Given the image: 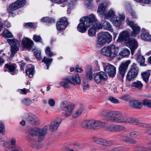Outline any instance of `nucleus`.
Wrapping results in <instances>:
<instances>
[{
	"mask_svg": "<svg viewBox=\"0 0 151 151\" xmlns=\"http://www.w3.org/2000/svg\"><path fill=\"white\" fill-rule=\"evenodd\" d=\"M141 75L143 81L146 83H147L150 75V73L147 72H144L142 73Z\"/></svg>",
	"mask_w": 151,
	"mask_h": 151,
	"instance_id": "e433bc0d",
	"label": "nucleus"
},
{
	"mask_svg": "<svg viewBox=\"0 0 151 151\" xmlns=\"http://www.w3.org/2000/svg\"><path fill=\"white\" fill-rule=\"evenodd\" d=\"M41 21L47 23H52L55 22V19L48 17H43Z\"/></svg>",
	"mask_w": 151,
	"mask_h": 151,
	"instance_id": "c03bdc74",
	"label": "nucleus"
},
{
	"mask_svg": "<svg viewBox=\"0 0 151 151\" xmlns=\"http://www.w3.org/2000/svg\"><path fill=\"white\" fill-rule=\"evenodd\" d=\"M129 138L126 137H124L122 138H121V139L122 140L127 142H129Z\"/></svg>",
	"mask_w": 151,
	"mask_h": 151,
	"instance_id": "0e129e2a",
	"label": "nucleus"
},
{
	"mask_svg": "<svg viewBox=\"0 0 151 151\" xmlns=\"http://www.w3.org/2000/svg\"><path fill=\"white\" fill-rule=\"evenodd\" d=\"M101 25L102 27H103L105 29L113 33L115 37L116 35V33L114 32L113 29L111 24L105 19L102 21Z\"/></svg>",
	"mask_w": 151,
	"mask_h": 151,
	"instance_id": "4be33fe9",
	"label": "nucleus"
},
{
	"mask_svg": "<svg viewBox=\"0 0 151 151\" xmlns=\"http://www.w3.org/2000/svg\"><path fill=\"white\" fill-rule=\"evenodd\" d=\"M60 107L63 111L65 116L68 117L71 115L74 108V106L67 101H64L60 104Z\"/></svg>",
	"mask_w": 151,
	"mask_h": 151,
	"instance_id": "1a4fd4ad",
	"label": "nucleus"
},
{
	"mask_svg": "<svg viewBox=\"0 0 151 151\" xmlns=\"http://www.w3.org/2000/svg\"><path fill=\"white\" fill-rule=\"evenodd\" d=\"M34 53L36 58L37 59H40L41 58V52L40 51H35Z\"/></svg>",
	"mask_w": 151,
	"mask_h": 151,
	"instance_id": "864d4df0",
	"label": "nucleus"
},
{
	"mask_svg": "<svg viewBox=\"0 0 151 151\" xmlns=\"http://www.w3.org/2000/svg\"><path fill=\"white\" fill-rule=\"evenodd\" d=\"M127 23L132 29V31L131 32V36L132 37H135L140 31V27L137 24L133 21L128 20H127Z\"/></svg>",
	"mask_w": 151,
	"mask_h": 151,
	"instance_id": "f8f14e48",
	"label": "nucleus"
},
{
	"mask_svg": "<svg viewBox=\"0 0 151 151\" xmlns=\"http://www.w3.org/2000/svg\"><path fill=\"white\" fill-rule=\"evenodd\" d=\"M132 87L139 90H141L143 86V84L140 81H136L132 82L131 85Z\"/></svg>",
	"mask_w": 151,
	"mask_h": 151,
	"instance_id": "c85d7f7f",
	"label": "nucleus"
},
{
	"mask_svg": "<svg viewBox=\"0 0 151 151\" xmlns=\"http://www.w3.org/2000/svg\"><path fill=\"white\" fill-rule=\"evenodd\" d=\"M94 79L97 83H100L102 80L107 79L108 76L106 73L103 71H100L93 75Z\"/></svg>",
	"mask_w": 151,
	"mask_h": 151,
	"instance_id": "f3484780",
	"label": "nucleus"
},
{
	"mask_svg": "<svg viewBox=\"0 0 151 151\" xmlns=\"http://www.w3.org/2000/svg\"><path fill=\"white\" fill-rule=\"evenodd\" d=\"M109 151H123L121 147H114L111 149Z\"/></svg>",
	"mask_w": 151,
	"mask_h": 151,
	"instance_id": "5fc2aeb1",
	"label": "nucleus"
},
{
	"mask_svg": "<svg viewBox=\"0 0 151 151\" xmlns=\"http://www.w3.org/2000/svg\"><path fill=\"white\" fill-rule=\"evenodd\" d=\"M26 73L27 74V75L29 77H32L35 73L34 68L33 67H32L28 69L26 71Z\"/></svg>",
	"mask_w": 151,
	"mask_h": 151,
	"instance_id": "f704fd0d",
	"label": "nucleus"
},
{
	"mask_svg": "<svg viewBox=\"0 0 151 151\" xmlns=\"http://www.w3.org/2000/svg\"><path fill=\"white\" fill-rule=\"evenodd\" d=\"M108 4L109 2L107 1H105L99 6L97 10L98 14L99 15L104 14L105 19H108L113 17L115 15V12L112 9H110L106 12H105Z\"/></svg>",
	"mask_w": 151,
	"mask_h": 151,
	"instance_id": "423d86ee",
	"label": "nucleus"
},
{
	"mask_svg": "<svg viewBox=\"0 0 151 151\" xmlns=\"http://www.w3.org/2000/svg\"><path fill=\"white\" fill-rule=\"evenodd\" d=\"M77 72L81 73L83 70L79 66L77 65L76 67Z\"/></svg>",
	"mask_w": 151,
	"mask_h": 151,
	"instance_id": "774afa93",
	"label": "nucleus"
},
{
	"mask_svg": "<svg viewBox=\"0 0 151 151\" xmlns=\"http://www.w3.org/2000/svg\"><path fill=\"white\" fill-rule=\"evenodd\" d=\"M48 103L51 106H53L55 105V102L53 99H50L49 100Z\"/></svg>",
	"mask_w": 151,
	"mask_h": 151,
	"instance_id": "603ef678",
	"label": "nucleus"
},
{
	"mask_svg": "<svg viewBox=\"0 0 151 151\" xmlns=\"http://www.w3.org/2000/svg\"><path fill=\"white\" fill-rule=\"evenodd\" d=\"M68 24L67 19L65 17H63L60 19L56 24V27L58 30H61L64 29Z\"/></svg>",
	"mask_w": 151,
	"mask_h": 151,
	"instance_id": "a211bd4d",
	"label": "nucleus"
},
{
	"mask_svg": "<svg viewBox=\"0 0 151 151\" xmlns=\"http://www.w3.org/2000/svg\"><path fill=\"white\" fill-rule=\"evenodd\" d=\"M139 71V70L136 64L133 63L127 75V79L129 81L133 80L137 76Z\"/></svg>",
	"mask_w": 151,
	"mask_h": 151,
	"instance_id": "9d476101",
	"label": "nucleus"
},
{
	"mask_svg": "<svg viewBox=\"0 0 151 151\" xmlns=\"http://www.w3.org/2000/svg\"><path fill=\"white\" fill-rule=\"evenodd\" d=\"M5 142H7L6 140V139L4 138H0V144L2 145L3 146V144Z\"/></svg>",
	"mask_w": 151,
	"mask_h": 151,
	"instance_id": "69168bd1",
	"label": "nucleus"
},
{
	"mask_svg": "<svg viewBox=\"0 0 151 151\" xmlns=\"http://www.w3.org/2000/svg\"><path fill=\"white\" fill-rule=\"evenodd\" d=\"M5 67L7 68L9 72L12 75H14L17 73H15V70L16 68V64L10 63L6 64L5 65Z\"/></svg>",
	"mask_w": 151,
	"mask_h": 151,
	"instance_id": "bb28decb",
	"label": "nucleus"
},
{
	"mask_svg": "<svg viewBox=\"0 0 151 151\" xmlns=\"http://www.w3.org/2000/svg\"><path fill=\"white\" fill-rule=\"evenodd\" d=\"M130 63V61L128 60L122 63L120 65L118 68V73L122 78L124 77Z\"/></svg>",
	"mask_w": 151,
	"mask_h": 151,
	"instance_id": "ddd939ff",
	"label": "nucleus"
},
{
	"mask_svg": "<svg viewBox=\"0 0 151 151\" xmlns=\"http://www.w3.org/2000/svg\"><path fill=\"white\" fill-rule=\"evenodd\" d=\"M22 42L24 47L28 50L31 49L34 43L32 41L27 38H23L22 40Z\"/></svg>",
	"mask_w": 151,
	"mask_h": 151,
	"instance_id": "b1692460",
	"label": "nucleus"
},
{
	"mask_svg": "<svg viewBox=\"0 0 151 151\" xmlns=\"http://www.w3.org/2000/svg\"><path fill=\"white\" fill-rule=\"evenodd\" d=\"M24 26L26 28H34L33 23L30 22L26 23L25 24Z\"/></svg>",
	"mask_w": 151,
	"mask_h": 151,
	"instance_id": "4d7b16f0",
	"label": "nucleus"
},
{
	"mask_svg": "<svg viewBox=\"0 0 151 151\" xmlns=\"http://www.w3.org/2000/svg\"><path fill=\"white\" fill-rule=\"evenodd\" d=\"M93 27L90 28L88 31V35L90 36H94L96 34V30L102 29V26L100 23L98 22L96 19V21L94 22Z\"/></svg>",
	"mask_w": 151,
	"mask_h": 151,
	"instance_id": "dca6fc26",
	"label": "nucleus"
},
{
	"mask_svg": "<svg viewBox=\"0 0 151 151\" xmlns=\"http://www.w3.org/2000/svg\"><path fill=\"white\" fill-rule=\"evenodd\" d=\"M140 134V133L138 132H131L130 133V135L133 137H137Z\"/></svg>",
	"mask_w": 151,
	"mask_h": 151,
	"instance_id": "13d9d810",
	"label": "nucleus"
},
{
	"mask_svg": "<svg viewBox=\"0 0 151 151\" xmlns=\"http://www.w3.org/2000/svg\"><path fill=\"white\" fill-rule=\"evenodd\" d=\"M17 146L16 140L14 138L11 139L9 143L5 142L3 144L4 147L11 150H12Z\"/></svg>",
	"mask_w": 151,
	"mask_h": 151,
	"instance_id": "5701e85b",
	"label": "nucleus"
},
{
	"mask_svg": "<svg viewBox=\"0 0 151 151\" xmlns=\"http://www.w3.org/2000/svg\"><path fill=\"white\" fill-rule=\"evenodd\" d=\"M48 127L44 126L41 128L35 127L31 128L29 131V135L26 137V140L29 141H32L34 139L33 137H37L38 142L42 141L47 134Z\"/></svg>",
	"mask_w": 151,
	"mask_h": 151,
	"instance_id": "f03ea898",
	"label": "nucleus"
},
{
	"mask_svg": "<svg viewBox=\"0 0 151 151\" xmlns=\"http://www.w3.org/2000/svg\"><path fill=\"white\" fill-rule=\"evenodd\" d=\"M4 25L7 28H9L11 26L10 23L8 21L6 20L4 21Z\"/></svg>",
	"mask_w": 151,
	"mask_h": 151,
	"instance_id": "680f3d73",
	"label": "nucleus"
},
{
	"mask_svg": "<svg viewBox=\"0 0 151 151\" xmlns=\"http://www.w3.org/2000/svg\"><path fill=\"white\" fill-rule=\"evenodd\" d=\"M104 70L105 72L108 73L109 75L111 77L115 76L116 73V68L113 65L110 64L106 66Z\"/></svg>",
	"mask_w": 151,
	"mask_h": 151,
	"instance_id": "aec40b11",
	"label": "nucleus"
},
{
	"mask_svg": "<svg viewBox=\"0 0 151 151\" xmlns=\"http://www.w3.org/2000/svg\"><path fill=\"white\" fill-rule=\"evenodd\" d=\"M4 125L2 122H0V132H2L4 129Z\"/></svg>",
	"mask_w": 151,
	"mask_h": 151,
	"instance_id": "e2e57ef3",
	"label": "nucleus"
},
{
	"mask_svg": "<svg viewBox=\"0 0 151 151\" xmlns=\"http://www.w3.org/2000/svg\"><path fill=\"white\" fill-rule=\"evenodd\" d=\"M109 100L112 103H118L119 102V100L112 97H110L109 98Z\"/></svg>",
	"mask_w": 151,
	"mask_h": 151,
	"instance_id": "3c124183",
	"label": "nucleus"
},
{
	"mask_svg": "<svg viewBox=\"0 0 151 151\" xmlns=\"http://www.w3.org/2000/svg\"><path fill=\"white\" fill-rule=\"evenodd\" d=\"M125 123H134L138 126L147 128L149 125L140 122L137 118L132 117H125Z\"/></svg>",
	"mask_w": 151,
	"mask_h": 151,
	"instance_id": "2eb2a0df",
	"label": "nucleus"
},
{
	"mask_svg": "<svg viewBox=\"0 0 151 151\" xmlns=\"http://www.w3.org/2000/svg\"><path fill=\"white\" fill-rule=\"evenodd\" d=\"M129 37L128 32L124 31L120 34L117 41L119 42L123 41L126 45L130 48L131 54L132 55L134 53L135 50L138 47V43L135 39H130Z\"/></svg>",
	"mask_w": 151,
	"mask_h": 151,
	"instance_id": "7ed1b4c3",
	"label": "nucleus"
},
{
	"mask_svg": "<svg viewBox=\"0 0 151 151\" xmlns=\"http://www.w3.org/2000/svg\"><path fill=\"white\" fill-rule=\"evenodd\" d=\"M27 120L29 124L34 125L39 123L40 119L35 115H33L29 116Z\"/></svg>",
	"mask_w": 151,
	"mask_h": 151,
	"instance_id": "cd10ccee",
	"label": "nucleus"
},
{
	"mask_svg": "<svg viewBox=\"0 0 151 151\" xmlns=\"http://www.w3.org/2000/svg\"><path fill=\"white\" fill-rule=\"evenodd\" d=\"M137 59L140 65L143 66H145L146 65L144 63L145 62V58L143 56L140 55H137Z\"/></svg>",
	"mask_w": 151,
	"mask_h": 151,
	"instance_id": "473e14b6",
	"label": "nucleus"
},
{
	"mask_svg": "<svg viewBox=\"0 0 151 151\" xmlns=\"http://www.w3.org/2000/svg\"><path fill=\"white\" fill-rule=\"evenodd\" d=\"M79 79L76 82H74L73 80L70 81L69 78L68 77L63 79L61 81L60 83L61 85L65 88H68L70 86L71 84H75L79 82Z\"/></svg>",
	"mask_w": 151,
	"mask_h": 151,
	"instance_id": "6ab92c4d",
	"label": "nucleus"
},
{
	"mask_svg": "<svg viewBox=\"0 0 151 151\" xmlns=\"http://www.w3.org/2000/svg\"><path fill=\"white\" fill-rule=\"evenodd\" d=\"M22 101V103L24 104L28 105H29L33 103L31 100L27 98L23 99Z\"/></svg>",
	"mask_w": 151,
	"mask_h": 151,
	"instance_id": "09e8293b",
	"label": "nucleus"
},
{
	"mask_svg": "<svg viewBox=\"0 0 151 151\" xmlns=\"http://www.w3.org/2000/svg\"><path fill=\"white\" fill-rule=\"evenodd\" d=\"M124 126L118 124H111L106 127L105 130L107 131L115 132H120L124 130Z\"/></svg>",
	"mask_w": 151,
	"mask_h": 151,
	"instance_id": "4468645a",
	"label": "nucleus"
},
{
	"mask_svg": "<svg viewBox=\"0 0 151 151\" xmlns=\"http://www.w3.org/2000/svg\"><path fill=\"white\" fill-rule=\"evenodd\" d=\"M129 105L131 107L137 109L140 108L142 106V103L140 101L135 100L129 101Z\"/></svg>",
	"mask_w": 151,
	"mask_h": 151,
	"instance_id": "a878e982",
	"label": "nucleus"
},
{
	"mask_svg": "<svg viewBox=\"0 0 151 151\" xmlns=\"http://www.w3.org/2000/svg\"><path fill=\"white\" fill-rule=\"evenodd\" d=\"M68 0H51L53 3L60 4L62 7H64L65 5V2Z\"/></svg>",
	"mask_w": 151,
	"mask_h": 151,
	"instance_id": "c9c22d12",
	"label": "nucleus"
},
{
	"mask_svg": "<svg viewBox=\"0 0 151 151\" xmlns=\"http://www.w3.org/2000/svg\"><path fill=\"white\" fill-rule=\"evenodd\" d=\"M150 147H140L138 151H151V149Z\"/></svg>",
	"mask_w": 151,
	"mask_h": 151,
	"instance_id": "8fccbe9b",
	"label": "nucleus"
},
{
	"mask_svg": "<svg viewBox=\"0 0 151 151\" xmlns=\"http://www.w3.org/2000/svg\"><path fill=\"white\" fill-rule=\"evenodd\" d=\"M136 1L139 2L143 3L146 4L150 3V1L149 0H135Z\"/></svg>",
	"mask_w": 151,
	"mask_h": 151,
	"instance_id": "052dcab7",
	"label": "nucleus"
},
{
	"mask_svg": "<svg viewBox=\"0 0 151 151\" xmlns=\"http://www.w3.org/2000/svg\"><path fill=\"white\" fill-rule=\"evenodd\" d=\"M52 60V58H49L47 57H45L42 60V62H44L46 65L47 69H49V66L50 65Z\"/></svg>",
	"mask_w": 151,
	"mask_h": 151,
	"instance_id": "2f4dec72",
	"label": "nucleus"
},
{
	"mask_svg": "<svg viewBox=\"0 0 151 151\" xmlns=\"http://www.w3.org/2000/svg\"><path fill=\"white\" fill-rule=\"evenodd\" d=\"M113 144V143L112 141L106 140L104 146H110Z\"/></svg>",
	"mask_w": 151,
	"mask_h": 151,
	"instance_id": "6e6d98bb",
	"label": "nucleus"
},
{
	"mask_svg": "<svg viewBox=\"0 0 151 151\" xmlns=\"http://www.w3.org/2000/svg\"><path fill=\"white\" fill-rule=\"evenodd\" d=\"M119 50V47L114 44H111L103 48L101 53L103 55L113 58L117 56Z\"/></svg>",
	"mask_w": 151,
	"mask_h": 151,
	"instance_id": "39448f33",
	"label": "nucleus"
},
{
	"mask_svg": "<svg viewBox=\"0 0 151 151\" xmlns=\"http://www.w3.org/2000/svg\"><path fill=\"white\" fill-rule=\"evenodd\" d=\"M32 146L33 147L37 148H38L40 147V145L39 143H37L36 144L35 142L33 143Z\"/></svg>",
	"mask_w": 151,
	"mask_h": 151,
	"instance_id": "338daca9",
	"label": "nucleus"
},
{
	"mask_svg": "<svg viewBox=\"0 0 151 151\" xmlns=\"http://www.w3.org/2000/svg\"><path fill=\"white\" fill-rule=\"evenodd\" d=\"M125 17L123 14L120 15L119 17H114L111 19L112 23L116 27H119L121 24L122 22L125 19Z\"/></svg>",
	"mask_w": 151,
	"mask_h": 151,
	"instance_id": "412c9836",
	"label": "nucleus"
},
{
	"mask_svg": "<svg viewBox=\"0 0 151 151\" xmlns=\"http://www.w3.org/2000/svg\"><path fill=\"white\" fill-rule=\"evenodd\" d=\"M83 110V106L81 104L80 105L79 108L73 114V117L74 118L78 117L81 115Z\"/></svg>",
	"mask_w": 151,
	"mask_h": 151,
	"instance_id": "c756f323",
	"label": "nucleus"
},
{
	"mask_svg": "<svg viewBox=\"0 0 151 151\" xmlns=\"http://www.w3.org/2000/svg\"><path fill=\"white\" fill-rule=\"evenodd\" d=\"M112 39V36L108 32L100 33L99 34L96 45L98 47H101L106 43H110Z\"/></svg>",
	"mask_w": 151,
	"mask_h": 151,
	"instance_id": "6e6552de",
	"label": "nucleus"
},
{
	"mask_svg": "<svg viewBox=\"0 0 151 151\" xmlns=\"http://www.w3.org/2000/svg\"><path fill=\"white\" fill-rule=\"evenodd\" d=\"M106 140L101 138H96L94 139V141L95 142L104 146Z\"/></svg>",
	"mask_w": 151,
	"mask_h": 151,
	"instance_id": "4c0bfd02",
	"label": "nucleus"
},
{
	"mask_svg": "<svg viewBox=\"0 0 151 151\" xmlns=\"http://www.w3.org/2000/svg\"><path fill=\"white\" fill-rule=\"evenodd\" d=\"M100 115L106 118V120L117 123H125V117H121L122 113L120 111L104 110L101 111Z\"/></svg>",
	"mask_w": 151,
	"mask_h": 151,
	"instance_id": "f257e3e1",
	"label": "nucleus"
},
{
	"mask_svg": "<svg viewBox=\"0 0 151 151\" xmlns=\"http://www.w3.org/2000/svg\"><path fill=\"white\" fill-rule=\"evenodd\" d=\"M140 36L141 39L144 41H149L151 39V35L148 33H142Z\"/></svg>",
	"mask_w": 151,
	"mask_h": 151,
	"instance_id": "7c9ffc66",
	"label": "nucleus"
},
{
	"mask_svg": "<svg viewBox=\"0 0 151 151\" xmlns=\"http://www.w3.org/2000/svg\"><path fill=\"white\" fill-rule=\"evenodd\" d=\"M8 43L11 47V57H13L14 54L19 50L18 46L19 42L15 39H8L7 40Z\"/></svg>",
	"mask_w": 151,
	"mask_h": 151,
	"instance_id": "9b49d317",
	"label": "nucleus"
},
{
	"mask_svg": "<svg viewBox=\"0 0 151 151\" xmlns=\"http://www.w3.org/2000/svg\"><path fill=\"white\" fill-rule=\"evenodd\" d=\"M33 39L36 42L42 43V39L40 35H34L33 37Z\"/></svg>",
	"mask_w": 151,
	"mask_h": 151,
	"instance_id": "49530a36",
	"label": "nucleus"
},
{
	"mask_svg": "<svg viewBox=\"0 0 151 151\" xmlns=\"http://www.w3.org/2000/svg\"><path fill=\"white\" fill-rule=\"evenodd\" d=\"M86 78L88 79L91 80L93 79V73L91 68H89L87 71Z\"/></svg>",
	"mask_w": 151,
	"mask_h": 151,
	"instance_id": "37998d69",
	"label": "nucleus"
},
{
	"mask_svg": "<svg viewBox=\"0 0 151 151\" xmlns=\"http://www.w3.org/2000/svg\"><path fill=\"white\" fill-rule=\"evenodd\" d=\"M16 3L19 8L24 6L26 2V0H17L16 1Z\"/></svg>",
	"mask_w": 151,
	"mask_h": 151,
	"instance_id": "58836bf2",
	"label": "nucleus"
},
{
	"mask_svg": "<svg viewBox=\"0 0 151 151\" xmlns=\"http://www.w3.org/2000/svg\"><path fill=\"white\" fill-rule=\"evenodd\" d=\"M96 21V18L93 14L83 17L80 19V22L78 26V30L81 33H84L87 30V28L89 27Z\"/></svg>",
	"mask_w": 151,
	"mask_h": 151,
	"instance_id": "20e7f679",
	"label": "nucleus"
},
{
	"mask_svg": "<svg viewBox=\"0 0 151 151\" xmlns=\"http://www.w3.org/2000/svg\"><path fill=\"white\" fill-rule=\"evenodd\" d=\"M130 51L127 48L122 49L119 52V54L122 56L125 57L128 56L130 54Z\"/></svg>",
	"mask_w": 151,
	"mask_h": 151,
	"instance_id": "72a5a7b5",
	"label": "nucleus"
},
{
	"mask_svg": "<svg viewBox=\"0 0 151 151\" xmlns=\"http://www.w3.org/2000/svg\"><path fill=\"white\" fill-rule=\"evenodd\" d=\"M51 48L49 46L47 47L45 50V52L47 55L50 57H51L53 55V53L51 51Z\"/></svg>",
	"mask_w": 151,
	"mask_h": 151,
	"instance_id": "de8ad7c7",
	"label": "nucleus"
},
{
	"mask_svg": "<svg viewBox=\"0 0 151 151\" xmlns=\"http://www.w3.org/2000/svg\"><path fill=\"white\" fill-rule=\"evenodd\" d=\"M143 105L149 108H151V100L147 99H146L142 101Z\"/></svg>",
	"mask_w": 151,
	"mask_h": 151,
	"instance_id": "a18cd8bd",
	"label": "nucleus"
},
{
	"mask_svg": "<svg viewBox=\"0 0 151 151\" xmlns=\"http://www.w3.org/2000/svg\"><path fill=\"white\" fill-rule=\"evenodd\" d=\"M69 79L70 80V81H72V80H73L74 82H76L78 80H79V82L78 83H76L75 84H73L74 85H76L77 84H79L81 82L80 78L79 76L78 75H76V76H72L69 77Z\"/></svg>",
	"mask_w": 151,
	"mask_h": 151,
	"instance_id": "ea45409f",
	"label": "nucleus"
},
{
	"mask_svg": "<svg viewBox=\"0 0 151 151\" xmlns=\"http://www.w3.org/2000/svg\"><path fill=\"white\" fill-rule=\"evenodd\" d=\"M19 8L18 6L16 3V2H15L14 3H13L11 4H10L9 6V12H10L9 11H14L18 9Z\"/></svg>",
	"mask_w": 151,
	"mask_h": 151,
	"instance_id": "a19ab883",
	"label": "nucleus"
},
{
	"mask_svg": "<svg viewBox=\"0 0 151 151\" xmlns=\"http://www.w3.org/2000/svg\"><path fill=\"white\" fill-rule=\"evenodd\" d=\"M106 124V122L92 120L85 122L82 125L85 128L96 129L101 128Z\"/></svg>",
	"mask_w": 151,
	"mask_h": 151,
	"instance_id": "0eeeda50",
	"label": "nucleus"
},
{
	"mask_svg": "<svg viewBox=\"0 0 151 151\" xmlns=\"http://www.w3.org/2000/svg\"><path fill=\"white\" fill-rule=\"evenodd\" d=\"M2 36L7 38H11L13 37L11 33L8 30H5L3 32Z\"/></svg>",
	"mask_w": 151,
	"mask_h": 151,
	"instance_id": "79ce46f5",
	"label": "nucleus"
},
{
	"mask_svg": "<svg viewBox=\"0 0 151 151\" xmlns=\"http://www.w3.org/2000/svg\"><path fill=\"white\" fill-rule=\"evenodd\" d=\"M29 91L28 89L27 91L25 88L23 89H19L18 90V91L21 94H26L27 93V91Z\"/></svg>",
	"mask_w": 151,
	"mask_h": 151,
	"instance_id": "bf43d9fd",
	"label": "nucleus"
},
{
	"mask_svg": "<svg viewBox=\"0 0 151 151\" xmlns=\"http://www.w3.org/2000/svg\"><path fill=\"white\" fill-rule=\"evenodd\" d=\"M60 123L61 120L60 118L56 119L51 124L49 128L50 130L52 132L56 131Z\"/></svg>",
	"mask_w": 151,
	"mask_h": 151,
	"instance_id": "393cba45",
	"label": "nucleus"
}]
</instances>
